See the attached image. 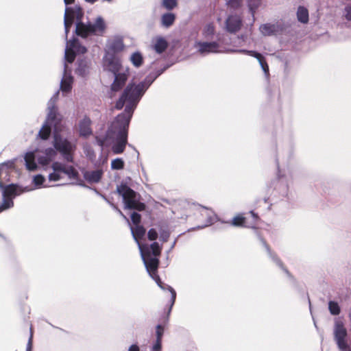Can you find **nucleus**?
<instances>
[{
    "label": "nucleus",
    "instance_id": "f257e3e1",
    "mask_svg": "<svg viewBox=\"0 0 351 351\" xmlns=\"http://www.w3.org/2000/svg\"><path fill=\"white\" fill-rule=\"evenodd\" d=\"M58 94L59 91H57L49 100L47 120L38 134L40 138L47 139L51 134V128H53L54 132L53 144L55 149L49 147L45 150L36 149L34 151L27 152L24 158L25 167L29 171L37 169L38 165L36 159L38 163L42 166L49 164L55 158L57 152H60L66 161L71 162L73 160V154L76 149V145L74 142L69 141L60 134L64 125L55 106Z\"/></svg>",
    "mask_w": 351,
    "mask_h": 351
},
{
    "label": "nucleus",
    "instance_id": "f03ea898",
    "mask_svg": "<svg viewBox=\"0 0 351 351\" xmlns=\"http://www.w3.org/2000/svg\"><path fill=\"white\" fill-rule=\"evenodd\" d=\"M165 69V68L158 72L154 77L147 76L143 82L137 85L130 84L117 102L116 108L119 110L121 109L125 103L126 106L124 112L119 114L112 124V130H114V132L118 130L117 142L112 147V151L114 154L124 152L127 144L128 128L134 110L146 90Z\"/></svg>",
    "mask_w": 351,
    "mask_h": 351
},
{
    "label": "nucleus",
    "instance_id": "7ed1b4c3",
    "mask_svg": "<svg viewBox=\"0 0 351 351\" xmlns=\"http://www.w3.org/2000/svg\"><path fill=\"white\" fill-rule=\"evenodd\" d=\"M138 248L146 269L150 276L155 280L161 289H167L171 293V307L175 302L176 293L171 287L164 284L157 274V269L159 264L158 256L160 254L162 246H160L158 243L154 242L149 247L138 243Z\"/></svg>",
    "mask_w": 351,
    "mask_h": 351
},
{
    "label": "nucleus",
    "instance_id": "20e7f679",
    "mask_svg": "<svg viewBox=\"0 0 351 351\" xmlns=\"http://www.w3.org/2000/svg\"><path fill=\"white\" fill-rule=\"evenodd\" d=\"M104 69L112 73L114 75V80L111 85V90L117 92L120 90L125 85L128 76V69L124 72L119 73L122 65L121 59L117 55L105 54L103 58Z\"/></svg>",
    "mask_w": 351,
    "mask_h": 351
},
{
    "label": "nucleus",
    "instance_id": "39448f33",
    "mask_svg": "<svg viewBox=\"0 0 351 351\" xmlns=\"http://www.w3.org/2000/svg\"><path fill=\"white\" fill-rule=\"evenodd\" d=\"M117 192L123 198L125 204V208L136 209L143 210L145 206L138 200L136 193L128 186L125 184L121 183L117 187Z\"/></svg>",
    "mask_w": 351,
    "mask_h": 351
},
{
    "label": "nucleus",
    "instance_id": "423d86ee",
    "mask_svg": "<svg viewBox=\"0 0 351 351\" xmlns=\"http://www.w3.org/2000/svg\"><path fill=\"white\" fill-rule=\"evenodd\" d=\"M53 173L49 175V181H58L65 178L70 180H75L77 178L78 173L72 167L62 163L55 162L52 164Z\"/></svg>",
    "mask_w": 351,
    "mask_h": 351
},
{
    "label": "nucleus",
    "instance_id": "0eeeda50",
    "mask_svg": "<svg viewBox=\"0 0 351 351\" xmlns=\"http://www.w3.org/2000/svg\"><path fill=\"white\" fill-rule=\"evenodd\" d=\"M106 29V24L104 19L99 16L96 19L94 23H77L76 24L75 33L82 36L86 37L89 34L102 35Z\"/></svg>",
    "mask_w": 351,
    "mask_h": 351
},
{
    "label": "nucleus",
    "instance_id": "6e6552de",
    "mask_svg": "<svg viewBox=\"0 0 351 351\" xmlns=\"http://www.w3.org/2000/svg\"><path fill=\"white\" fill-rule=\"evenodd\" d=\"M195 47L197 49L198 52L202 55L210 53H233L239 51V49L222 47L216 42H196Z\"/></svg>",
    "mask_w": 351,
    "mask_h": 351
},
{
    "label": "nucleus",
    "instance_id": "1a4fd4ad",
    "mask_svg": "<svg viewBox=\"0 0 351 351\" xmlns=\"http://www.w3.org/2000/svg\"><path fill=\"white\" fill-rule=\"evenodd\" d=\"M335 339L339 348L342 351H350L346 341L347 331L342 321L337 319L334 327Z\"/></svg>",
    "mask_w": 351,
    "mask_h": 351
},
{
    "label": "nucleus",
    "instance_id": "9d476101",
    "mask_svg": "<svg viewBox=\"0 0 351 351\" xmlns=\"http://www.w3.org/2000/svg\"><path fill=\"white\" fill-rule=\"evenodd\" d=\"M86 52V47L82 46L77 39L71 40L66 42L64 59L67 62L71 63L74 61L77 54H83Z\"/></svg>",
    "mask_w": 351,
    "mask_h": 351
},
{
    "label": "nucleus",
    "instance_id": "9b49d317",
    "mask_svg": "<svg viewBox=\"0 0 351 351\" xmlns=\"http://www.w3.org/2000/svg\"><path fill=\"white\" fill-rule=\"evenodd\" d=\"M125 48L123 38L116 36L108 40L105 54L117 55Z\"/></svg>",
    "mask_w": 351,
    "mask_h": 351
},
{
    "label": "nucleus",
    "instance_id": "f8f14e48",
    "mask_svg": "<svg viewBox=\"0 0 351 351\" xmlns=\"http://www.w3.org/2000/svg\"><path fill=\"white\" fill-rule=\"evenodd\" d=\"M73 82V78L65 62L64 65V73L60 82V90L64 95H66L71 90Z\"/></svg>",
    "mask_w": 351,
    "mask_h": 351
},
{
    "label": "nucleus",
    "instance_id": "ddd939ff",
    "mask_svg": "<svg viewBox=\"0 0 351 351\" xmlns=\"http://www.w3.org/2000/svg\"><path fill=\"white\" fill-rule=\"evenodd\" d=\"M14 167V160H8L0 164V188H3L4 182L9 181V175Z\"/></svg>",
    "mask_w": 351,
    "mask_h": 351
},
{
    "label": "nucleus",
    "instance_id": "4468645a",
    "mask_svg": "<svg viewBox=\"0 0 351 351\" xmlns=\"http://www.w3.org/2000/svg\"><path fill=\"white\" fill-rule=\"evenodd\" d=\"M242 25L241 18L238 15H230L226 21V30L230 33L238 32Z\"/></svg>",
    "mask_w": 351,
    "mask_h": 351
},
{
    "label": "nucleus",
    "instance_id": "2eb2a0df",
    "mask_svg": "<svg viewBox=\"0 0 351 351\" xmlns=\"http://www.w3.org/2000/svg\"><path fill=\"white\" fill-rule=\"evenodd\" d=\"M91 120L89 117H84L78 123V132L80 136L86 138L93 133Z\"/></svg>",
    "mask_w": 351,
    "mask_h": 351
},
{
    "label": "nucleus",
    "instance_id": "dca6fc26",
    "mask_svg": "<svg viewBox=\"0 0 351 351\" xmlns=\"http://www.w3.org/2000/svg\"><path fill=\"white\" fill-rule=\"evenodd\" d=\"M238 52L243 53H245V54H247L250 56H253V57L256 58L258 60L259 64H260L262 69L263 70L264 73H265V75H268L269 66H268L267 63L266 62L265 60L264 59V58L262 56V55L261 53H257L254 51H250V50H245V49H239L238 51Z\"/></svg>",
    "mask_w": 351,
    "mask_h": 351
},
{
    "label": "nucleus",
    "instance_id": "f3484780",
    "mask_svg": "<svg viewBox=\"0 0 351 351\" xmlns=\"http://www.w3.org/2000/svg\"><path fill=\"white\" fill-rule=\"evenodd\" d=\"M103 173L104 171L102 169L86 171L84 173V177L85 180L90 183H97L101 180Z\"/></svg>",
    "mask_w": 351,
    "mask_h": 351
},
{
    "label": "nucleus",
    "instance_id": "a211bd4d",
    "mask_svg": "<svg viewBox=\"0 0 351 351\" xmlns=\"http://www.w3.org/2000/svg\"><path fill=\"white\" fill-rule=\"evenodd\" d=\"M3 189V197H8L14 198L15 196L20 195L23 191L14 184H9L6 186L1 188Z\"/></svg>",
    "mask_w": 351,
    "mask_h": 351
},
{
    "label": "nucleus",
    "instance_id": "6ab92c4d",
    "mask_svg": "<svg viewBox=\"0 0 351 351\" xmlns=\"http://www.w3.org/2000/svg\"><path fill=\"white\" fill-rule=\"evenodd\" d=\"M164 333V327L158 324L156 326V340L153 345L151 351H161L162 349V337Z\"/></svg>",
    "mask_w": 351,
    "mask_h": 351
},
{
    "label": "nucleus",
    "instance_id": "aec40b11",
    "mask_svg": "<svg viewBox=\"0 0 351 351\" xmlns=\"http://www.w3.org/2000/svg\"><path fill=\"white\" fill-rule=\"evenodd\" d=\"M259 29L263 36H271L278 32V27L274 24L266 23L261 25Z\"/></svg>",
    "mask_w": 351,
    "mask_h": 351
},
{
    "label": "nucleus",
    "instance_id": "412c9836",
    "mask_svg": "<svg viewBox=\"0 0 351 351\" xmlns=\"http://www.w3.org/2000/svg\"><path fill=\"white\" fill-rule=\"evenodd\" d=\"M130 230L134 239L138 245L139 239L143 238L145 234V229L142 226L136 225L134 228L130 226Z\"/></svg>",
    "mask_w": 351,
    "mask_h": 351
},
{
    "label": "nucleus",
    "instance_id": "4be33fe9",
    "mask_svg": "<svg viewBox=\"0 0 351 351\" xmlns=\"http://www.w3.org/2000/svg\"><path fill=\"white\" fill-rule=\"evenodd\" d=\"M152 47L157 53H161L167 49V42L163 38H156L153 40Z\"/></svg>",
    "mask_w": 351,
    "mask_h": 351
},
{
    "label": "nucleus",
    "instance_id": "5701e85b",
    "mask_svg": "<svg viewBox=\"0 0 351 351\" xmlns=\"http://www.w3.org/2000/svg\"><path fill=\"white\" fill-rule=\"evenodd\" d=\"M298 20L302 23H307L308 21V11L303 7L300 6L297 11Z\"/></svg>",
    "mask_w": 351,
    "mask_h": 351
},
{
    "label": "nucleus",
    "instance_id": "b1692460",
    "mask_svg": "<svg viewBox=\"0 0 351 351\" xmlns=\"http://www.w3.org/2000/svg\"><path fill=\"white\" fill-rule=\"evenodd\" d=\"M69 8H66L64 17V29H65L66 39H67L69 28L72 25L73 21V17L69 16Z\"/></svg>",
    "mask_w": 351,
    "mask_h": 351
},
{
    "label": "nucleus",
    "instance_id": "393cba45",
    "mask_svg": "<svg viewBox=\"0 0 351 351\" xmlns=\"http://www.w3.org/2000/svg\"><path fill=\"white\" fill-rule=\"evenodd\" d=\"M247 219L241 215H239L233 218L232 224L234 226H243L247 228H253V226L248 225L246 222Z\"/></svg>",
    "mask_w": 351,
    "mask_h": 351
},
{
    "label": "nucleus",
    "instance_id": "a878e982",
    "mask_svg": "<svg viewBox=\"0 0 351 351\" xmlns=\"http://www.w3.org/2000/svg\"><path fill=\"white\" fill-rule=\"evenodd\" d=\"M175 21V15L172 13H167L162 16V25L165 27L171 26Z\"/></svg>",
    "mask_w": 351,
    "mask_h": 351
},
{
    "label": "nucleus",
    "instance_id": "bb28decb",
    "mask_svg": "<svg viewBox=\"0 0 351 351\" xmlns=\"http://www.w3.org/2000/svg\"><path fill=\"white\" fill-rule=\"evenodd\" d=\"M130 61L136 67H139L143 63V56L141 53L135 52L132 54Z\"/></svg>",
    "mask_w": 351,
    "mask_h": 351
},
{
    "label": "nucleus",
    "instance_id": "cd10ccee",
    "mask_svg": "<svg viewBox=\"0 0 351 351\" xmlns=\"http://www.w3.org/2000/svg\"><path fill=\"white\" fill-rule=\"evenodd\" d=\"M3 204L0 206V213L8 208H12L14 205V202L11 197H3Z\"/></svg>",
    "mask_w": 351,
    "mask_h": 351
},
{
    "label": "nucleus",
    "instance_id": "c85d7f7f",
    "mask_svg": "<svg viewBox=\"0 0 351 351\" xmlns=\"http://www.w3.org/2000/svg\"><path fill=\"white\" fill-rule=\"evenodd\" d=\"M124 161L120 158H115L111 162V169L113 170H121L124 168Z\"/></svg>",
    "mask_w": 351,
    "mask_h": 351
},
{
    "label": "nucleus",
    "instance_id": "c756f323",
    "mask_svg": "<svg viewBox=\"0 0 351 351\" xmlns=\"http://www.w3.org/2000/svg\"><path fill=\"white\" fill-rule=\"evenodd\" d=\"M215 33V27L213 23L207 24L203 29V36L206 38H210Z\"/></svg>",
    "mask_w": 351,
    "mask_h": 351
},
{
    "label": "nucleus",
    "instance_id": "7c9ffc66",
    "mask_svg": "<svg viewBox=\"0 0 351 351\" xmlns=\"http://www.w3.org/2000/svg\"><path fill=\"white\" fill-rule=\"evenodd\" d=\"M328 309L330 313L333 315H338L341 311L338 303L334 301H330L328 302Z\"/></svg>",
    "mask_w": 351,
    "mask_h": 351
},
{
    "label": "nucleus",
    "instance_id": "2f4dec72",
    "mask_svg": "<svg viewBox=\"0 0 351 351\" xmlns=\"http://www.w3.org/2000/svg\"><path fill=\"white\" fill-rule=\"evenodd\" d=\"M261 4V0H249L248 6L252 12V14L254 16L255 10L257 9Z\"/></svg>",
    "mask_w": 351,
    "mask_h": 351
},
{
    "label": "nucleus",
    "instance_id": "473e14b6",
    "mask_svg": "<svg viewBox=\"0 0 351 351\" xmlns=\"http://www.w3.org/2000/svg\"><path fill=\"white\" fill-rule=\"evenodd\" d=\"M242 0H226V4L228 7L237 9L241 5Z\"/></svg>",
    "mask_w": 351,
    "mask_h": 351
},
{
    "label": "nucleus",
    "instance_id": "72a5a7b5",
    "mask_svg": "<svg viewBox=\"0 0 351 351\" xmlns=\"http://www.w3.org/2000/svg\"><path fill=\"white\" fill-rule=\"evenodd\" d=\"M45 180V178L40 174L35 176L33 179L34 184L38 187H40L43 184Z\"/></svg>",
    "mask_w": 351,
    "mask_h": 351
},
{
    "label": "nucleus",
    "instance_id": "f704fd0d",
    "mask_svg": "<svg viewBox=\"0 0 351 351\" xmlns=\"http://www.w3.org/2000/svg\"><path fill=\"white\" fill-rule=\"evenodd\" d=\"M164 6L168 10H172L177 5L176 0H163Z\"/></svg>",
    "mask_w": 351,
    "mask_h": 351
},
{
    "label": "nucleus",
    "instance_id": "c9c22d12",
    "mask_svg": "<svg viewBox=\"0 0 351 351\" xmlns=\"http://www.w3.org/2000/svg\"><path fill=\"white\" fill-rule=\"evenodd\" d=\"M88 69V67L86 64H83L82 62H80L79 64V66L76 70V73L80 75H84L86 73V71Z\"/></svg>",
    "mask_w": 351,
    "mask_h": 351
},
{
    "label": "nucleus",
    "instance_id": "e433bc0d",
    "mask_svg": "<svg viewBox=\"0 0 351 351\" xmlns=\"http://www.w3.org/2000/svg\"><path fill=\"white\" fill-rule=\"evenodd\" d=\"M141 215L140 214L136 213V212H134L132 213L131 215V220H132V222L133 223L134 225H139L140 222H141Z\"/></svg>",
    "mask_w": 351,
    "mask_h": 351
},
{
    "label": "nucleus",
    "instance_id": "4c0bfd02",
    "mask_svg": "<svg viewBox=\"0 0 351 351\" xmlns=\"http://www.w3.org/2000/svg\"><path fill=\"white\" fill-rule=\"evenodd\" d=\"M147 237L150 241H155L158 238L157 231L154 228H151L148 231Z\"/></svg>",
    "mask_w": 351,
    "mask_h": 351
},
{
    "label": "nucleus",
    "instance_id": "58836bf2",
    "mask_svg": "<svg viewBox=\"0 0 351 351\" xmlns=\"http://www.w3.org/2000/svg\"><path fill=\"white\" fill-rule=\"evenodd\" d=\"M169 237V232L168 230H162L160 231V237L162 241H164V242L167 241Z\"/></svg>",
    "mask_w": 351,
    "mask_h": 351
},
{
    "label": "nucleus",
    "instance_id": "ea45409f",
    "mask_svg": "<svg viewBox=\"0 0 351 351\" xmlns=\"http://www.w3.org/2000/svg\"><path fill=\"white\" fill-rule=\"evenodd\" d=\"M345 18L351 21V5L346 6L344 9Z\"/></svg>",
    "mask_w": 351,
    "mask_h": 351
},
{
    "label": "nucleus",
    "instance_id": "a19ab883",
    "mask_svg": "<svg viewBox=\"0 0 351 351\" xmlns=\"http://www.w3.org/2000/svg\"><path fill=\"white\" fill-rule=\"evenodd\" d=\"M32 333L31 332V335H30V337H29V341H28V343H27V345L26 351H31V349H32Z\"/></svg>",
    "mask_w": 351,
    "mask_h": 351
},
{
    "label": "nucleus",
    "instance_id": "79ce46f5",
    "mask_svg": "<svg viewBox=\"0 0 351 351\" xmlns=\"http://www.w3.org/2000/svg\"><path fill=\"white\" fill-rule=\"evenodd\" d=\"M112 207L118 211V213L127 221V222L130 224V221H129V219L122 213V212L117 208L115 206H114L113 204H112Z\"/></svg>",
    "mask_w": 351,
    "mask_h": 351
},
{
    "label": "nucleus",
    "instance_id": "37998d69",
    "mask_svg": "<svg viewBox=\"0 0 351 351\" xmlns=\"http://www.w3.org/2000/svg\"><path fill=\"white\" fill-rule=\"evenodd\" d=\"M128 351H139V348L138 346L136 345H132Z\"/></svg>",
    "mask_w": 351,
    "mask_h": 351
},
{
    "label": "nucleus",
    "instance_id": "c03bdc74",
    "mask_svg": "<svg viewBox=\"0 0 351 351\" xmlns=\"http://www.w3.org/2000/svg\"><path fill=\"white\" fill-rule=\"evenodd\" d=\"M96 141H97V143L98 144V145H99L101 149L103 148V146H104V141L99 139V138H96Z\"/></svg>",
    "mask_w": 351,
    "mask_h": 351
},
{
    "label": "nucleus",
    "instance_id": "a18cd8bd",
    "mask_svg": "<svg viewBox=\"0 0 351 351\" xmlns=\"http://www.w3.org/2000/svg\"><path fill=\"white\" fill-rule=\"evenodd\" d=\"M263 245H265L266 250H267L269 254L271 256V251H270L269 247L267 246V245L265 243V241H263Z\"/></svg>",
    "mask_w": 351,
    "mask_h": 351
},
{
    "label": "nucleus",
    "instance_id": "49530a36",
    "mask_svg": "<svg viewBox=\"0 0 351 351\" xmlns=\"http://www.w3.org/2000/svg\"><path fill=\"white\" fill-rule=\"evenodd\" d=\"M75 0H64V2L66 5L71 4L74 2Z\"/></svg>",
    "mask_w": 351,
    "mask_h": 351
},
{
    "label": "nucleus",
    "instance_id": "de8ad7c7",
    "mask_svg": "<svg viewBox=\"0 0 351 351\" xmlns=\"http://www.w3.org/2000/svg\"><path fill=\"white\" fill-rule=\"evenodd\" d=\"M273 259L279 266L282 267L280 261L277 258L273 257Z\"/></svg>",
    "mask_w": 351,
    "mask_h": 351
},
{
    "label": "nucleus",
    "instance_id": "09e8293b",
    "mask_svg": "<svg viewBox=\"0 0 351 351\" xmlns=\"http://www.w3.org/2000/svg\"><path fill=\"white\" fill-rule=\"evenodd\" d=\"M251 214H252L253 220L255 221L258 218L257 215L255 213H254V212H252V211H251Z\"/></svg>",
    "mask_w": 351,
    "mask_h": 351
},
{
    "label": "nucleus",
    "instance_id": "8fccbe9b",
    "mask_svg": "<svg viewBox=\"0 0 351 351\" xmlns=\"http://www.w3.org/2000/svg\"><path fill=\"white\" fill-rule=\"evenodd\" d=\"M211 223H212V219H211V218H209V220H208V223L204 226V227L205 226H208L210 225ZM199 228H204V226H202V227H199Z\"/></svg>",
    "mask_w": 351,
    "mask_h": 351
},
{
    "label": "nucleus",
    "instance_id": "3c124183",
    "mask_svg": "<svg viewBox=\"0 0 351 351\" xmlns=\"http://www.w3.org/2000/svg\"><path fill=\"white\" fill-rule=\"evenodd\" d=\"M245 36H241V38H239V39H241L242 40V42L244 41L245 40Z\"/></svg>",
    "mask_w": 351,
    "mask_h": 351
}]
</instances>
